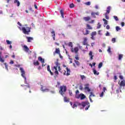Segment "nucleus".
<instances>
[{"mask_svg":"<svg viewBox=\"0 0 125 125\" xmlns=\"http://www.w3.org/2000/svg\"><path fill=\"white\" fill-rule=\"evenodd\" d=\"M56 66H54V67L52 69V71L55 72V74L56 76H58L59 75V72H61V68H60V64L58 63V62H55Z\"/></svg>","mask_w":125,"mask_h":125,"instance_id":"f257e3e1","label":"nucleus"},{"mask_svg":"<svg viewBox=\"0 0 125 125\" xmlns=\"http://www.w3.org/2000/svg\"><path fill=\"white\" fill-rule=\"evenodd\" d=\"M22 31L23 34L25 35H29V33L31 32V27H28L27 25L22 27Z\"/></svg>","mask_w":125,"mask_h":125,"instance_id":"f03ea898","label":"nucleus"},{"mask_svg":"<svg viewBox=\"0 0 125 125\" xmlns=\"http://www.w3.org/2000/svg\"><path fill=\"white\" fill-rule=\"evenodd\" d=\"M20 71L21 73V76L25 80V83H27V79H26V76H25V70H24V68L23 67H20Z\"/></svg>","mask_w":125,"mask_h":125,"instance_id":"7ed1b4c3","label":"nucleus"},{"mask_svg":"<svg viewBox=\"0 0 125 125\" xmlns=\"http://www.w3.org/2000/svg\"><path fill=\"white\" fill-rule=\"evenodd\" d=\"M82 106L84 108V107H86L85 108V110L86 111V110H88V108L90 107V105L89 104V102H83L82 103Z\"/></svg>","mask_w":125,"mask_h":125,"instance_id":"20e7f679","label":"nucleus"},{"mask_svg":"<svg viewBox=\"0 0 125 125\" xmlns=\"http://www.w3.org/2000/svg\"><path fill=\"white\" fill-rule=\"evenodd\" d=\"M59 92L60 94H64L66 92V90H67V87L64 85L61 86Z\"/></svg>","mask_w":125,"mask_h":125,"instance_id":"39448f33","label":"nucleus"},{"mask_svg":"<svg viewBox=\"0 0 125 125\" xmlns=\"http://www.w3.org/2000/svg\"><path fill=\"white\" fill-rule=\"evenodd\" d=\"M75 98H76L77 99H80V98L81 100H83V99L85 98V96L83 94H76L75 95Z\"/></svg>","mask_w":125,"mask_h":125,"instance_id":"423d86ee","label":"nucleus"},{"mask_svg":"<svg viewBox=\"0 0 125 125\" xmlns=\"http://www.w3.org/2000/svg\"><path fill=\"white\" fill-rule=\"evenodd\" d=\"M84 89L87 92H91V89L89 88V84L87 83L84 85Z\"/></svg>","mask_w":125,"mask_h":125,"instance_id":"0eeeda50","label":"nucleus"},{"mask_svg":"<svg viewBox=\"0 0 125 125\" xmlns=\"http://www.w3.org/2000/svg\"><path fill=\"white\" fill-rule=\"evenodd\" d=\"M82 105V103H80L79 102H75L72 106V108H76V107H78V106H81Z\"/></svg>","mask_w":125,"mask_h":125,"instance_id":"6e6552de","label":"nucleus"},{"mask_svg":"<svg viewBox=\"0 0 125 125\" xmlns=\"http://www.w3.org/2000/svg\"><path fill=\"white\" fill-rule=\"evenodd\" d=\"M66 71H64V73H63V75L64 76H70V73H71V71L70 70V69L68 68V67L66 68Z\"/></svg>","mask_w":125,"mask_h":125,"instance_id":"1a4fd4ad","label":"nucleus"},{"mask_svg":"<svg viewBox=\"0 0 125 125\" xmlns=\"http://www.w3.org/2000/svg\"><path fill=\"white\" fill-rule=\"evenodd\" d=\"M41 90L43 91V92H47L49 90L48 88H46V87L41 86Z\"/></svg>","mask_w":125,"mask_h":125,"instance_id":"9d476101","label":"nucleus"},{"mask_svg":"<svg viewBox=\"0 0 125 125\" xmlns=\"http://www.w3.org/2000/svg\"><path fill=\"white\" fill-rule=\"evenodd\" d=\"M91 15L94 18H96V16L95 15H97L98 16H99V12H97L96 13L94 12H92L91 13Z\"/></svg>","mask_w":125,"mask_h":125,"instance_id":"9b49d317","label":"nucleus"},{"mask_svg":"<svg viewBox=\"0 0 125 125\" xmlns=\"http://www.w3.org/2000/svg\"><path fill=\"white\" fill-rule=\"evenodd\" d=\"M71 52H75V53H78V51H79V47H76L74 48H71Z\"/></svg>","mask_w":125,"mask_h":125,"instance_id":"f8f14e48","label":"nucleus"},{"mask_svg":"<svg viewBox=\"0 0 125 125\" xmlns=\"http://www.w3.org/2000/svg\"><path fill=\"white\" fill-rule=\"evenodd\" d=\"M23 49L25 52H29L30 51V49L26 45H23Z\"/></svg>","mask_w":125,"mask_h":125,"instance_id":"ddd939ff","label":"nucleus"},{"mask_svg":"<svg viewBox=\"0 0 125 125\" xmlns=\"http://www.w3.org/2000/svg\"><path fill=\"white\" fill-rule=\"evenodd\" d=\"M2 47L0 46V50H2ZM0 62H1L2 63H3V62H4V60L2 58H1V52H0Z\"/></svg>","mask_w":125,"mask_h":125,"instance_id":"4468645a","label":"nucleus"},{"mask_svg":"<svg viewBox=\"0 0 125 125\" xmlns=\"http://www.w3.org/2000/svg\"><path fill=\"white\" fill-rule=\"evenodd\" d=\"M96 31H94L91 33V39L92 40H94V36H96Z\"/></svg>","mask_w":125,"mask_h":125,"instance_id":"2eb2a0df","label":"nucleus"},{"mask_svg":"<svg viewBox=\"0 0 125 125\" xmlns=\"http://www.w3.org/2000/svg\"><path fill=\"white\" fill-rule=\"evenodd\" d=\"M55 53H57V54H60V49L59 48H56V50L55 52H54V54H55Z\"/></svg>","mask_w":125,"mask_h":125,"instance_id":"dca6fc26","label":"nucleus"},{"mask_svg":"<svg viewBox=\"0 0 125 125\" xmlns=\"http://www.w3.org/2000/svg\"><path fill=\"white\" fill-rule=\"evenodd\" d=\"M26 39L27 40L28 42H32V41L34 40V38H33L32 37H26Z\"/></svg>","mask_w":125,"mask_h":125,"instance_id":"f3484780","label":"nucleus"},{"mask_svg":"<svg viewBox=\"0 0 125 125\" xmlns=\"http://www.w3.org/2000/svg\"><path fill=\"white\" fill-rule=\"evenodd\" d=\"M38 60L39 61H41V62H42V64H43V63H44V59H42L41 57H39L38 58Z\"/></svg>","mask_w":125,"mask_h":125,"instance_id":"a211bd4d","label":"nucleus"},{"mask_svg":"<svg viewBox=\"0 0 125 125\" xmlns=\"http://www.w3.org/2000/svg\"><path fill=\"white\" fill-rule=\"evenodd\" d=\"M111 10V6H108L107 7L106 12L105 13L107 14L110 13V11Z\"/></svg>","mask_w":125,"mask_h":125,"instance_id":"6ab92c4d","label":"nucleus"},{"mask_svg":"<svg viewBox=\"0 0 125 125\" xmlns=\"http://www.w3.org/2000/svg\"><path fill=\"white\" fill-rule=\"evenodd\" d=\"M47 71H48V72L50 73L51 76H53V73H52V72H51V70H50V67L49 66V65H47Z\"/></svg>","mask_w":125,"mask_h":125,"instance_id":"aec40b11","label":"nucleus"},{"mask_svg":"<svg viewBox=\"0 0 125 125\" xmlns=\"http://www.w3.org/2000/svg\"><path fill=\"white\" fill-rule=\"evenodd\" d=\"M51 34H53L52 37H53L54 41H55V32L54 31H52L51 32Z\"/></svg>","mask_w":125,"mask_h":125,"instance_id":"412c9836","label":"nucleus"},{"mask_svg":"<svg viewBox=\"0 0 125 125\" xmlns=\"http://www.w3.org/2000/svg\"><path fill=\"white\" fill-rule=\"evenodd\" d=\"M125 80H123L121 81L120 84V86H125Z\"/></svg>","mask_w":125,"mask_h":125,"instance_id":"4be33fe9","label":"nucleus"},{"mask_svg":"<svg viewBox=\"0 0 125 125\" xmlns=\"http://www.w3.org/2000/svg\"><path fill=\"white\" fill-rule=\"evenodd\" d=\"M89 55L90 57L91 60H92L93 59V55H92V51H90L89 53Z\"/></svg>","mask_w":125,"mask_h":125,"instance_id":"5701e85b","label":"nucleus"},{"mask_svg":"<svg viewBox=\"0 0 125 125\" xmlns=\"http://www.w3.org/2000/svg\"><path fill=\"white\" fill-rule=\"evenodd\" d=\"M93 72L94 75H97V76H98V75H99V72H98L97 71H96V70L94 68L93 69Z\"/></svg>","mask_w":125,"mask_h":125,"instance_id":"b1692460","label":"nucleus"},{"mask_svg":"<svg viewBox=\"0 0 125 125\" xmlns=\"http://www.w3.org/2000/svg\"><path fill=\"white\" fill-rule=\"evenodd\" d=\"M95 97V95L90 94L89 96V99H90V101H91V99H93V98H94Z\"/></svg>","mask_w":125,"mask_h":125,"instance_id":"393cba45","label":"nucleus"},{"mask_svg":"<svg viewBox=\"0 0 125 125\" xmlns=\"http://www.w3.org/2000/svg\"><path fill=\"white\" fill-rule=\"evenodd\" d=\"M63 100L65 102H69V101H70V99L67 98V97H64Z\"/></svg>","mask_w":125,"mask_h":125,"instance_id":"a878e982","label":"nucleus"},{"mask_svg":"<svg viewBox=\"0 0 125 125\" xmlns=\"http://www.w3.org/2000/svg\"><path fill=\"white\" fill-rule=\"evenodd\" d=\"M83 20H84L85 21H89V20H90V17H84L83 18Z\"/></svg>","mask_w":125,"mask_h":125,"instance_id":"bb28decb","label":"nucleus"},{"mask_svg":"<svg viewBox=\"0 0 125 125\" xmlns=\"http://www.w3.org/2000/svg\"><path fill=\"white\" fill-rule=\"evenodd\" d=\"M14 3H17V6H19L20 5V2H19L18 0H15Z\"/></svg>","mask_w":125,"mask_h":125,"instance_id":"cd10ccee","label":"nucleus"},{"mask_svg":"<svg viewBox=\"0 0 125 125\" xmlns=\"http://www.w3.org/2000/svg\"><path fill=\"white\" fill-rule=\"evenodd\" d=\"M105 91H107V89L105 87H104L103 91H102L101 94H104Z\"/></svg>","mask_w":125,"mask_h":125,"instance_id":"c85d7f7f","label":"nucleus"},{"mask_svg":"<svg viewBox=\"0 0 125 125\" xmlns=\"http://www.w3.org/2000/svg\"><path fill=\"white\" fill-rule=\"evenodd\" d=\"M83 34L84 35H88V34H89V31L86 30L85 32H83Z\"/></svg>","mask_w":125,"mask_h":125,"instance_id":"c756f323","label":"nucleus"},{"mask_svg":"<svg viewBox=\"0 0 125 125\" xmlns=\"http://www.w3.org/2000/svg\"><path fill=\"white\" fill-rule=\"evenodd\" d=\"M60 13L62 18H64V13L63 12V10H61Z\"/></svg>","mask_w":125,"mask_h":125,"instance_id":"7c9ffc66","label":"nucleus"},{"mask_svg":"<svg viewBox=\"0 0 125 125\" xmlns=\"http://www.w3.org/2000/svg\"><path fill=\"white\" fill-rule=\"evenodd\" d=\"M86 27H87V29H88V30H92V28L89 24H87Z\"/></svg>","mask_w":125,"mask_h":125,"instance_id":"2f4dec72","label":"nucleus"},{"mask_svg":"<svg viewBox=\"0 0 125 125\" xmlns=\"http://www.w3.org/2000/svg\"><path fill=\"white\" fill-rule=\"evenodd\" d=\"M103 21H104V25H107L108 24V21L106 20L105 19H103Z\"/></svg>","mask_w":125,"mask_h":125,"instance_id":"473e14b6","label":"nucleus"},{"mask_svg":"<svg viewBox=\"0 0 125 125\" xmlns=\"http://www.w3.org/2000/svg\"><path fill=\"white\" fill-rule=\"evenodd\" d=\"M34 64L35 66H39L40 65V63L38 61L34 62Z\"/></svg>","mask_w":125,"mask_h":125,"instance_id":"72a5a7b5","label":"nucleus"},{"mask_svg":"<svg viewBox=\"0 0 125 125\" xmlns=\"http://www.w3.org/2000/svg\"><path fill=\"white\" fill-rule=\"evenodd\" d=\"M102 66H103V62H100L99 64V65H98L99 69H100V68H101V67H102Z\"/></svg>","mask_w":125,"mask_h":125,"instance_id":"f704fd0d","label":"nucleus"},{"mask_svg":"<svg viewBox=\"0 0 125 125\" xmlns=\"http://www.w3.org/2000/svg\"><path fill=\"white\" fill-rule=\"evenodd\" d=\"M68 46H70L71 48H73V43L72 42H69L68 43Z\"/></svg>","mask_w":125,"mask_h":125,"instance_id":"c9c22d12","label":"nucleus"},{"mask_svg":"<svg viewBox=\"0 0 125 125\" xmlns=\"http://www.w3.org/2000/svg\"><path fill=\"white\" fill-rule=\"evenodd\" d=\"M123 54H119V60H122V58H123Z\"/></svg>","mask_w":125,"mask_h":125,"instance_id":"e433bc0d","label":"nucleus"},{"mask_svg":"<svg viewBox=\"0 0 125 125\" xmlns=\"http://www.w3.org/2000/svg\"><path fill=\"white\" fill-rule=\"evenodd\" d=\"M105 18L107 20H109L110 19V17L108 16V14H105Z\"/></svg>","mask_w":125,"mask_h":125,"instance_id":"4c0bfd02","label":"nucleus"},{"mask_svg":"<svg viewBox=\"0 0 125 125\" xmlns=\"http://www.w3.org/2000/svg\"><path fill=\"white\" fill-rule=\"evenodd\" d=\"M113 18H114L116 21H119V18H118V17H117V16H114Z\"/></svg>","mask_w":125,"mask_h":125,"instance_id":"58836bf2","label":"nucleus"},{"mask_svg":"<svg viewBox=\"0 0 125 125\" xmlns=\"http://www.w3.org/2000/svg\"><path fill=\"white\" fill-rule=\"evenodd\" d=\"M74 61L77 66H80V62L79 61H76V60H75Z\"/></svg>","mask_w":125,"mask_h":125,"instance_id":"ea45409f","label":"nucleus"},{"mask_svg":"<svg viewBox=\"0 0 125 125\" xmlns=\"http://www.w3.org/2000/svg\"><path fill=\"white\" fill-rule=\"evenodd\" d=\"M81 78L82 80H85L86 79V77H85V76L84 75H81Z\"/></svg>","mask_w":125,"mask_h":125,"instance_id":"a19ab883","label":"nucleus"},{"mask_svg":"<svg viewBox=\"0 0 125 125\" xmlns=\"http://www.w3.org/2000/svg\"><path fill=\"white\" fill-rule=\"evenodd\" d=\"M116 30L118 32V31H120V30H121V28H120V27H119V26H116Z\"/></svg>","mask_w":125,"mask_h":125,"instance_id":"79ce46f5","label":"nucleus"},{"mask_svg":"<svg viewBox=\"0 0 125 125\" xmlns=\"http://www.w3.org/2000/svg\"><path fill=\"white\" fill-rule=\"evenodd\" d=\"M111 42H112L113 43H115V42H116V38H112Z\"/></svg>","mask_w":125,"mask_h":125,"instance_id":"37998d69","label":"nucleus"},{"mask_svg":"<svg viewBox=\"0 0 125 125\" xmlns=\"http://www.w3.org/2000/svg\"><path fill=\"white\" fill-rule=\"evenodd\" d=\"M97 28V29H100V28H101V24H100V23L98 24Z\"/></svg>","mask_w":125,"mask_h":125,"instance_id":"c03bdc74","label":"nucleus"},{"mask_svg":"<svg viewBox=\"0 0 125 125\" xmlns=\"http://www.w3.org/2000/svg\"><path fill=\"white\" fill-rule=\"evenodd\" d=\"M5 69L7 70V71H8V67L7 66V64H6V63H4Z\"/></svg>","mask_w":125,"mask_h":125,"instance_id":"a18cd8bd","label":"nucleus"},{"mask_svg":"<svg viewBox=\"0 0 125 125\" xmlns=\"http://www.w3.org/2000/svg\"><path fill=\"white\" fill-rule=\"evenodd\" d=\"M105 36L106 37H109V36H110V33H109V32L107 31L106 33L105 34Z\"/></svg>","mask_w":125,"mask_h":125,"instance_id":"49530a36","label":"nucleus"},{"mask_svg":"<svg viewBox=\"0 0 125 125\" xmlns=\"http://www.w3.org/2000/svg\"><path fill=\"white\" fill-rule=\"evenodd\" d=\"M6 42L7 44H11V42L8 41V40H6Z\"/></svg>","mask_w":125,"mask_h":125,"instance_id":"de8ad7c7","label":"nucleus"},{"mask_svg":"<svg viewBox=\"0 0 125 125\" xmlns=\"http://www.w3.org/2000/svg\"><path fill=\"white\" fill-rule=\"evenodd\" d=\"M85 4H86V5H90L91 3L90 2H87L85 3Z\"/></svg>","mask_w":125,"mask_h":125,"instance_id":"09e8293b","label":"nucleus"},{"mask_svg":"<svg viewBox=\"0 0 125 125\" xmlns=\"http://www.w3.org/2000/svg\"><path fill=\"white\" fill-rule=\"evenodd\" d=\"M107 52H109V53H111V47H108V49L107 50Z\"/></svg>","mask_w":125,"mask_h":125,"instance_id":"8fccbe9b","label":"nucleus"},{"mask_svg":"<svg viewBox=\"0 0 125 125\" xmlns=\"http://www.w3.org/2000/svg\"><path fill=\"white\" fill-rule=\"evenodd\" d=\"M79 89H80L81 90H83V86L82 85H80Z\"/></svg>","mask_w":125,"mask_h":125,"instance_id":"3c124183","label":"nucleus"},{"mask_svg":"<svg viewBox=\"0 0 125 125\" xmlns=\"http://www.w3.org/2000/svg\"><path fill=\"white\" fill-rule=\"evenodd\" d=\"M119 78L121 80H124V76L122 75L119 76Z\"/></svg>","mask_w":125,"mask_h":125,"instance_id":"603ef678","label":"nucleus"},{"mask_svg":"<svg viewBox=\"0 0 125 125\" xmlns=\"http://www.w3.org/2000/svg\"><path fill=\"white\" fill-rule=\"evenodd\" d=\"M69 6H70V8H72V7H74V4L73 3H71L70 4Z\"/></svg>","mask_w":125,"mask_h":125,"instance_id":"864d4df0","label":"nucleus"},{"mask_svg":"<svg viewBox=\"0 0 125 125\" xmlns=\"http://www.w3.org/2000/svg\"><path fill=\"white\" fill-rule=\"evenodd\" d=\"M83 42H87V39L86 38H84L83 39Z\"/></svg>","mask_w":125,"mask_h":125,"instance_id":"5fc2aeb1","label":"nucleus"},{"mask_svg":"<svg viewBox=\"0 0 125 125\" xmlns=\"http://www.w3.org/2000/svg\"><path fill=\"white\" fill-rule=\"evenodd\" d=\"M121 26H122V27H124V26H125V22H121Z\"/></svg>","mask_w":125,"mask_h":125,"instance_id":"6e6d98bb","label":"nucleus"},{"mask_svg":"<svg viewBox=\"0 0 125 125\" xmlns=\"http://www.w3.org/2000/svg\"><path fill=\"white\" fill-rule=\"evenodd\" d=\"M106 28L107 29V30H109V29H110V26L109 25H107L106 27Z\"/></svg>","mask_w":125,"mask_h":125,"instance_id":"4d7b16f0","label":"nucleus"},{"mask_svg":"<svg viewBox=\"0 0 125 125\" xmlns=\"http://www.w3.org/2000/svg\"><path fill=\"white\" fill-rule=\"evenodd\" d=\"M34 7L35 9H38V6H37V4H34Z\"/></svg>","mask_w":125,"mask_h":125,"instance_id":"13d9d810","label":"nucleus"},{"mask_svg":"<svg viewBox=\"0 0 125 125\" xmlns=\"http://www.w3.org/2000/svg\"><path fill=\"white\" fill-rule=\"evenodd\" d=\"M99 35H100L101 36L102 35V33H101V30H100L98 31Z\"/></svg>","mask_w":125,"mask_h":125,"instance_id":"bf43d9fd","label":"nucleus"},{"mask_svg":"<svg viewBox=\"0 0 125 125\" xmlns=\"http://www.w3.org/2000/svg\"><path fill=\"white\" fill-rule=\"evenodd\" d=\"M14 62H13V61L12 60L10 61V64H14Z\"/></svg>","mask_w":125,"mask_h":125,"instance_id":"052dcab7","label":"nucleus"},{"mask_svg":"<svg viewBox=\"0 0 125 125\" xmlns=\"http://www.w3.org/2000/svg\"><path fill=\"white\" fill-rule=\"evenodd\" d=\"M78 93H80V92L79 91V90H77L76 91V94H78Z\"/></svg>","mask_w":125,"mask_h":125,"instance_id":"680f3d73","label":"nucleus"},{"mask_svg":"<svg viewBox=\"0 0 125 125\" xmlns=\"http://www.w3.org/2000/svg\"><path fill=\"white\" fill-rule=\"evenodd\" d=\"M95 7L96 9H98V8H99L98 5H96L95 6Z\"/></svg>","mask_w":125,"mask_h":125,"instance_id":"e2e57ef3","label":"nucleus"},{"mask_svg":"<svg viewBox=\"0 0 125 125\" xmlns=\"http://www.w3.org/2000/svg\"><path fill=\"white\" fill-rule=\"evenodd\" d=\"M83 43L84 45H86L87 44V43H86V42H85L83 41Z\"/></svg>","mask_w":125,"mask_h":125,"instance_id":"0e129e2a","label":"nucleus"},{"mask_svg":"<svg viewBox=\"0 0 125 125\" xmlns=\"http://www.w3.org/2000/svg\"><path fill=\"white\" fill-rule=\"evenodd\" d=\"M18 25H19L20 26H22V24L20 22H18Z\"/></svg>","mask_w":125,"mask_h":125,"instance_id":"69168bd1","label":"nucleus"},{"mask_svg":"<svg viewBox=\"0 0 125 125\" xmlns=\"http://www.w3.org/2000/svg\"><path fill=\"white\" fill-rule=\"evenodd\" d=\"M117 79H118V78H117V76H114V80L116 81V80H117Z\"/></svg>","mask_w":125,"mask_h":125,"instance_id":"338daca9","label":"nucleus"},{"mask_svg":"<svg viewBox=\"0 0 125 125\" xmlns=\"http://www.w3.org/2000/svg\"><path fill=\"white\" fill-rule=\"evenodd\" d=\"M75 59L76 60H79V57H75Z\"/></svg>","mask_w":125,"mask_h":125,"instance_id":"774afa93","label":"nucleus"}]
</instances>
